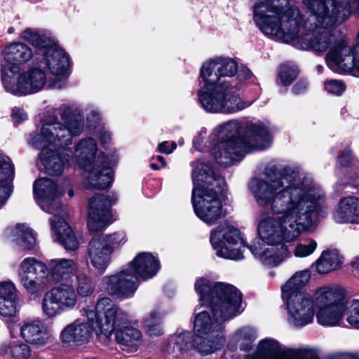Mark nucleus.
I'll return each mask as SVG.
<instances>
[{
    "mask_svg": "<svg viewBox=\"0 0 359 359\" xmlns=\"http://www.w3.org/2000/svg\"><path fill=\"white\" fill-rule=\"evenodd\" d=\"M248 188L257 206L272 215L258 217V237L247 245L240 231L227 221L210 231L218 257L240 260L248 248L264 266L274 267L290 255L287 243L315 227L326 209V193L297 167L285 165L252 179Z\"/></svg>",
    "mask_w": 359,
    "mask_h": 359,
    "instance_id": "obj_1",
    "label": "nucleus"
},
{
    "mask_svg": "<svg viewBox=\"0 0 359 359\" xmlns=\"http://www.w3.org/2000/svg\"><path fill=\"white\" fill-rule=\"evenodd\" d=\"M252 20L265 36L284 43H292L297 49L311 50L321 55L339 42L330 28L344 21L332 25L311 24L306 25V20L300 9L290 0H259L252 6Z\"/></svg>",
    "mask_w": 359,
    "mask_h": 359,
    "instance_id": "obj_2",
    "label": "nucleus"
},
{
    "mask_svg": "<svg viewBox=\"0 0 359 359\" xmlns=\"http://www.w3.org/2000/svg\"><path fill=\"white\" fill-rule=\"evenodd\" d=\"M194 287L200 301L210 308L214 318L202 311L196 316L194 324V348L208 355L222 347V323L240 313L242 295L234 286L222 282L212 284L206 277L197 278Z\"/></svg>",
    "mask_w": 359,
    "mask_h": 359,
    "instance_id": "obj_3",
    "label": "nucleus"
},
{
    "mask_svg": "<svg viewBox=\"0 0 359 359\" xmlns=\"http://www.w3.org/2000/svg\"><path fill=\"white\" fill-rule=\"evenodd\" d=\"M85 128L82 109L76 104H63L51 111L50 120L41 126L40 133H34L29 144L42 149L39 154L41 163L50 175H60L66 163L65 149L72 144L74 137L81 135Z\"/></svg>",
    "mask_w": 359,
    "mask_h": 359,
    "instance_id": "obj_4",
    "label": "nucleus"
},
{
    "mask_svg": "<svg viewBox=\"0 0 359 359\" xmlns=\"http://www.w3.org/2000/svg\"><path fill=\"white\" fill-rule=\"evenodd\" d=\"M272 137L262 122L243 127L238 120H231L215 128L209 137L210 146L216 162L224 167L242 159L252 149L270 147Z\"/></svg>",
    "mask_w": 359,
    "mask_h": 359,
    "instance_id": "obj_5",
    "label": "nucleus"
},
{
    "mask_svg": "<svg viewBox=\"0 0 359 359\" xmlns=\"http://www.w3.org/2000/svg\"><path fill=\"white\" fill-rule=\"evenodd\" d=\"M238 64L232 58L218 57L209 60L201 68V78L205 84L198 92V100L208 112L233 114L250 105L243 100L229 83L221 77L233 76Z\"/></svg>",
    "mask_w": 359,
    "mask_h": 359,
    "instance_id": "obj_6",
    "label": "nucleus"
},
{
    "mask_svg": "<svg viewBox=\"0 0 359 359\" xmlns=\"http://www.w3.org/2000/svg\"><path fill=\"white\" fill-rule=\"evenodd\" d=\"M191 201L196 216L208 225H212L222 215V201L226 183L216 175L209 163L201 161L193 165Z\"/></svg>",
    "mask_w": 359,
    "mask_h": 359,
    "instance_id": "obj_7",
    "label": "nucleus"
},
{
    "mask_svg": "<svg viewBox=\"0 0 359 359\" xmlns=\"http://www.w3.org/2000/svg\"><path fill=\"white\" fill-rule=\"evenodd\" d=\"M64 157L70 167L76 166L86 172L88 187L104 189L113 181V172L107 158L100 154L96 156L97 144L95 139L87 137L81 139L72 151L68 147L65 149Z\"/></svg>",
    "mask_w": 359,
    "mask_h": 359,
    "instance_id": "obj_8",
    "label": "nucleus"
},
{
    "mask_svg": "<svg viewBox=\"0 0 359 359\" xmlns=\"http://www.w3.org/2000/svg\"><path fill=\"white\" fill-rule=\"evenodd\" d=\"M160 268V262L156 256L150 252H140L126 267L103 277L101 283L109 294L123 299L130 298L137 289L138 277L143 280L151 278Z\"/></svg>",
    "mask_w": 359,
    "mask_h": 359,
    "instance_id": "obj_9",
    "label": "nucleus"
},
{
    "mask_svg": "<svg viewBox=\"0 0 359 359\" xmlns=\"http://www.w3.org/2000/svg\"><path fill=\"white\" fill-rule=\"evenodd\" d=\"M315 302L319 308L318 324L325 327L339 326L346 313L349 325L359 329V300H348L342 288L331 285L318 287L315 294Z\"/></svg>",
    "mask_w": 359,
    "mask_h": 359,
    "instance_id": "obj_10",
    "label": "nucleus"
},
{
    "mask_svg": "<svg viewBox=\"0 0 359 359\" xmlns=\"http://www.w3.org/2000/svg\"><path fill=\"white\" fill-rule=\"evenodd\" d=\"M32 67L26 72H21L20 67H12L8 69L3 67L4 88L7 92L17 95H26L37 93L43 88L55 87L62 85L53 81L50 74L43 67Z\"/></svg>",
    "mask_w": 359,
    "mask_h": 359,
    "instance_id": "obj_11",
    "label": "nucleus"
},
{
    "mask_svg": "<svg viewBox=\"0 0 359 359\" xmlns=\"http://www.w3.org/2000/svg\"><path fill=\"white\" fill-rule=\"evenodd\" d=\"M81 314L88 320H93L98 331L106 337H109L118 327L131 322L129 315L109 297L100 298L95 306L83 307Z\"/></svg>",
    "mask_w": 359,
    "mask_h": 359,
    "instance_id": "obj_12",
    "label": "nucleus"
},
{
    "mask_svg": "<svg viewBox=\"0 0 359 359\" xmlns=\"http://www.w3.org/2000/svg\"><path fill=\"white\" fill-rule=\"evenodd\" d=\"M48 276V265L34 257H27L19 264L18 280L28 294L44 291L49 285Z\"/></svg>",
    "mask_w": 359,
    "mask_h": 359,
    "instance_id": "obj_13",
    "label": "nucleus"
},
{
    "mask_svg": "<svg viewBox=\"0 0 359 359\" xmlns=\"http://www.w3.org/2000/svg\"><path fill=\"white\" fill-rule=\"evenodd\" d=\"M77 303V295L72 284L60 283L45 293L41 303L43 313L54 318L73 309Z\"/></svg>",
    "mask_w": 359,
    "mask_h": 359,
    "instance_id": "obj_14",
    "label": "nucleus"
},
{
    "mask_svg": "<svg viewBox=\"0 0 359 359\" xmlns=\"http://www.w3.org/2000/svg\"><path fill=\"white\" fill-rule=\"evenodd\" d=\"M116 195L95 194L88 199V227L92 232L104 230L114 221L111 207L116 204Z\"/></svg>",
    "mask_w": 359,
    "mask_h": 359,
    "instance_id": "obj_15",
    "label": "nucleus"
},
{
    "mask_svg": "<svg viewBox=\"0 0 359 359\" xmlns=\"http://www.w3.org/2000/svg\"><path fill=\"white\" fill-rule=\"evenodd\" d=\"M33 194L35 201L43 211L54 216L66 214V208L60 205L58 200L64 191L58 190L53 180L47 177L36 180L33 184Z\"/></svg>",
    "mask_w": 359,
    "mask_h": 359,
    "instance_id": "obj_16",
    "label": "nucleus"
},
{
    "mask_svg": "<svg viewBox=\"0 0 359 359\" xmlns=\"http://www.w3.org/2000/svg\"><path fill=\"white\" fill-rule=\"evenodd\" d=\"M318 289L316 290L312 299L309 295L282 297L287 305V321L290 325L302 327L313 322V305L318 309L316 315L319 311L315 302V294Z\"/></svg>",
    "mask_w": 359,
    "mask_h": 359,
    "instance_id": "obj_17",
    "label": "nucleus"
},
{
    "mask_svg": "<svg viewBox=\"0 0 359 359\" xmlns=\"http://www.w3.org/2000/svg\"><path fill=\"white\" fill-rule=\"evenodd\" d=\"M40 67H43L51 76L63 75L69 66L67 53L55 41L36 57Z\"/></svg>",
    "mask_w": 359,
    "mask_h": 359,
    "instance_id": "obj_18",
    "label": "nucleus"
},
{
    "mask_svg": "<svg viewBox=\"0 0 359 359\" xmlns=\"http://www.w3.org/2000/svg\"><path fill=\"white\" fill-rule=\"evenodd\" d=\"M83 318L76 319L67 325L61 332V339L64 343L81 345L87 343L90 339L94 330L97 327L93 320Z\"/></svg>",
    "mask_w": 359,
    "mask_h": 359,
    "instance_id": "obj_19",
    "label": "nucleus"
},
{
    "mask_svg": "<svg viewBox=\"0 0 359 359\" xmlns=\"http://www.w3.org/2000/svg\"><path fill=\"white\" fill-rule=\"evenodd\" d=\"M332 219L338 224H359V197H341L332 211Z\"/></svg>",
    "mask_w": 359,
    "mask_h": 359,
    "instance_id": "obj_20",
    "label": "nucleus"
},
{
    "mask_svg": "<svg viewBox=\"0 0 359 359\" xmlns=\"http://www.w3.org/2000/svg\"><path fill=\"white\" fill-rule=\"evenodd\" d=\"M1 79L3 81V67L8 69L12 67H19L20 64H25L33 57L32 49L27 44L16 42L9 44L1 52Z\"/></svg>",
    "mask_w": 359,
    "mask_h": 359,
    "instance_id": "obj_21",
    "label": "nucleus"
},
{
    "mask_svg": "<svg viewBox=\"0 0 359 359\" xmlns=\"http://www.w3.org/2000/svg\"><path fill=\"white\" fill-rule=\"evenodd\" d=\"M111 248L94 236L89 242L88 257L93 267L100 274L104 273L111 259Z\"/></svg>",
    "mask_w": 359,
    "mask_h": 359,
    "instance_id": "obj_22",
    "label": "nucleus"
},
{
    "mask_svg": "<svg viewBox=\"0 0 359 359\" xmlns=\"http://www.w3.org/2000/svg\"><path fill=\"white\" fill-rule=\"evenodd\" d=\"M67 212L65 215L54 216L50 219L53 236L67 250H74L79 248V241L72 229L66 222Z\"/></svg>",
    "mask_w": 359,
    "mask_h": 359,
    "instance_id": "obj_23",
    "label": "nucleus"
},
{
    "mask_svg": "<svg viewBox=\"0 0 359 359\" xmlns=\"http://www.w3.org/2000/svg\"><path fill=\"white\" fill-rule=\"evenodd\" d=\"M47 265L49 274L56 283L72 282L73 277L79 271L78 264L72 259H53Z\"/></svg>",
    "mask_w": 359,
    "mask_h": 359,
    "instance_id": "obj_24",
    "label": "nucleus"
},
{
    "mask_svg": "<svg viewBox=\"0 0 359 359\" xmlns=\"http://www.w3.org/2000/svg\"><path fill=\"white\" fill-rule=\"evenodd\" d=\"M20 336L28 344L36 346L46 345L50 340V334L40 321L24 323L20 329Z\"/></svg>",
    "mask_w": 359,
    "mask_h": 359,
    "instance_id": "obj_25",
    "label": "nucleus"
},
{
    "mask_svg": "<svg viewBox=\"0 0 359 359\" xmlns=\"http://www.w3.org/2000/svg\"><path fill=\"white\" fill-rule=\"evenodd\" d=\"M18 301V291L13 282H0V315L4 317L15 316Z\"/></svg>",
    "mask_w": 359,
    "mask_h": 359,
    "instance_id": "obj_26",
    "label": "nucleus"
},
{
    "mask_svg": "<svg viewBox=\"0 0 359 359\" xmlns=\"http://www.w3.org/2000/svg\"><path fill=\"white\" fill-rule=\"evenodd\" d=\"M15 168L8 156L0 154V208L13 192Z\"/></svg>",
    "mask_w": 359,
    "mask_h": 359,
    "instance_id": "obj_27",
    "label": "nucleus"
},
{
    "mask_svg": "<svg viewBox=\"0 0 359 359\" xmlns=\"http://www.w3.org/2000/svg\"><path fill=\"white\" fill-rule=\"evenodd\" d=\"M4 237L15 243L22 250H32L36 244V236L32 230L24 224L8 227Z\"/></svg>",
    "mask_w": 359,
    "mask_h": 359,
    "instance_id": "obj_28",
    "label": "nucleus"
},
{
    "mask_svg": "<svg viewBox=\"0 0 359 359\" xmlns=\"http://www.w3.org/2000/svg\"><path fill=\"white\" fill-rule=\"evenodd\" d=\"M20 38L31 43L35 49L36 57L48 48L54 44L55 39L44 30L26 28L20 34Z\"/></svg>",
    "mask_w": 359,
    "mask_h": 359,
    "instance_id": "obj_29",
    "label": "nucleus"
},
{
    "mask_svg": "<svg viewBox=\"0 0 359 359\" xmlns=\"http://www.w3.org/2000/svg\"><path fill=\"white\" fill-rule=\"evenodd\" d=\"M302 3L311 13V18L306 23V25L309 27H311V23L313 25V22L327 25V24L332 22L336 16L341 18L340 16L342 15L340 12H337L331 15H326L327 7L325 4L320 3V0H302Z\"/></svg>",
    "mask_w": 359,
    "mask_h": 359,
    "instance_id": "obj_30",
    "label": "nucleus"
},
{
    "mask_svg": "<svg viewBox=\"0 0 359 359\" xmlns=\"http://www.w3.org/2000/svg\"><path fill=\"white\" fill-rule=\"evenodd\" d=\"M116 330V340L123 349L135 351L142 344V333L137 328L126 324Z\"/></svg>",
    "mask_w": 359,
    "mask_h": 359,
    "instance_id": "obj_31",
    "label": "nucleus"
},
{
    "mask_svg": "<svg viewBox=\"0 0 359 359\" xmlns=\"http://www.w3.org/2000/svg\"><path fill=\"white\" fill-rule=\"evenodd\" d=\"M311 271L309 269H304L297 271L282 286V297L308 295L301 290L309 282Z\"/></svg>",
    "mask_w": 359,
    "mask_h": 359,
    "instance_id": "obj_32",
    "label": "nucleus"
},
{
    "mask_svg": "<svg viewBox=\"0 0 359 359\" xmlns=\"http://www.w3.org/2000/svg\"><path fill=\"white\" fill-rule=\"evenodd\" d=\"M342 264V257L336 250H324L315 262L316 271L326 274L339 269Z\"/></svg>",
    "mask_w": 359,
    "mask_h": 359,
    "instance_id": "obj_33",
    "label": "nucleus"
},
{
    "mask_svg": "<svg viewBox=\"0 0 359 359\" xmlns=\"http://www.w3.org/2000/svg\"><path fill=\"white\" fill-rule=\"evenodd\" d=\"M168 346L172 348L173 352L184 353L194 347V338L191 332H177L170 336Z\"/></svg>",
    "mask_w": 359,
    "mask_h": 359,
    "instance_id": "obj_34",
    "label": "nucleus"
},
{
    "mask_svg": "<svg viewBox=\"0 0 359 359\" xmlns=\"http://www.w3.org/2000/svg\"><path fill=\"white\" fill-rule=\"evenodd\" d=\"M257 338L256 330L251 327H243L236 330L232 336V341L239 346L241 351L251 349Z\"/></svg>",
    "mask_w": 359,
    "mask_h": 359,
    "instance_id": "obj_35",
    "label": "nucleus"
},
{
    "mask_svg": "<svg viewBox=\"0 0 359 359\" xmlns=\"http://www.w3.org/2000/svg\"><path fill=\"white\" fill-rule=\"evenodd\" d=\"M320 3L325 4L327 7L326 15H331L337 12H340L342 14L341 18L336 16L335 19H333L334 20L327 25L337 21H345L350 16V8L348 7L346 0H320Z\"/></svg>",
    "mask_w": 359,
    "mask_h": 359,
    "instance_id": "obj_36",
    "label": "nucleus"
},
{
    "mask_svg": "<svg viewBox=\"0 0 359 359\" xmlns=\"http://www.w3.org/2000/svg\"><path fill=\"white\" fill-rule=\"evenodd\" d=\"M163 315L157 310L152 311L143 320L146 332L150 336H161L163 334L162 318Z\"/></svg>",
    "mask_w": 359,
    "mask_h": 359,
    "instance_id": "obj_37",
    "label": "nucleus"
},
{
    "mask_svg": "<svg viewBox=\"0 0 359 359\" xmlns=\"http://www.w3.org/2000/svg\"><path fill=\"white\" fill-rule=\"evenodd\" d=\"M1 353H10L15 359H27L31 355L30 347L23 342L6 341L1 347Z\"/></svg>",
    "mask_w": 359,
    "mask_h": 359,
    "instance_id": "obj_38",
    "label": "nucleus"
},
{
    "mask_svg": "<svg viewBox=\"0 0 359 359\" xmlns=\"http://www.w3.org/2000/svg\"><path fill=\"white\" fill-rule=\"evenodd\" d=\"M76 293L81 297L90 296L94 291L91 278L85 273H76Z\"/></svg>",
    "mask_w": 359,
    "mask_h": 359,
    "instance_id": "obj_39",
    "label": "nucleus"
},
{
    "mask_svg": "<svg viewBox=\"0 0 359 359\" xmlns=\"http://www.w3.org/2000/svg\"><path fill=\"white\" fill-rule=\"evenodd\" d=\"M299 70L297 67L292 63H285L280 66L278 78L283 86H287L297 78Z\"/></svg>",
    "mask_w": 359,
    "mask_h": 359,
    "instance_id": "obj_40",
    "label": "nucleus"
},
{
    "mask_svg": "<svg viewBox=\"0 0 359 359\" xmlns=\"http://www.w3.org/2000/svg\"><path fill=\"white\" fill-rule=\"evenodd\" d=\"M317 245V242L315 240L306 239L297 243L292 252L296 257H306L315 252Z\"/></svg>",
    "mask_w": 359,
    "mask_h": 359,
    "instance_id": "obj_41",
    "label": "nucleus"
},
{
    "mask_svg": "<svg viewBox=\"0 0 359 359\" xmlns=\"http://www.w3.org/2000/svg\"><path fill=\"white\" fill-rule=\"evenodd\" d=\"M102 241L107 243L108 247L111 248L112 252L114 249L123 245L126 242V236L124 232H115L111 234L96 236Z\"/></svg>",
    "mask_w": 359,
    "mask_h": 359,
    "instance_id": "obj_42",
    "label": "nucleus"
},
{
    "mask_svg": "<svg viewBox=\"0 0 359 359\" xmlns=\"http://www.w3.org/2000/svg\"><path fill=\"white\" fill-rule=\"evenodd\" d=\"M324 89L330 94L340 96L345 91L346 85L341 80L328 79L324 82Z\"/></svg>",
    "mask_w": 359,
    "mask_h": 359,
    "instance_id": "obj_43",
    "label": "nucleus"
},
{
    "mask_svg": "<svg viewBox=\"0 0 359 359\" xmlns=\"http://www.w3.org/2000/svg\"><path fill=\"white\" fill-rule=\"evenodd\" d=\"M100 113L97 109L90 107L87 109L86 120L89 127H93L100 121Z\"/></svg>",
    "mask_w": 359,
    "mask_h": 359,
    "instance_id": "obj_44",
    "label": "nucleus"
},
{
    "mask_svg": "<svg viewBox=\"0 0 359 359\" xmlns=\"http://www.w3.org/2000/svg\"><path fill=\"white\" fill-rule=\"evenodd\" d=\"M353 188V184L347 182L344 180H340L335 183L334 186V191L336 194L339 195L344 192H351V189Z\"/></svg>",
    "mask_w": 359,
    "mask_h": 359,
    "instance_id": "obj_45",
    "label": "nucleus"
},
{
    "mask_svg": "<svg viewBox=\"0 0 359 359\" xmlns=\"http://www.w3.org/2000/svg\"><path fill=\"white\" fill-rule=\"evenodd\" d=\"M11 116L12 118L15 120V121L18 123H21L26 120L27 118V115L24 111V109L20 107H14L12 109Z\"/></svg>",
    "mask_w": 359,
    "mask_h": 359,
    "instance_id": "obj_46",
    "label": "nucleus"
},
{
    "mask_svg": "<svg viewBox=\"0 0 359 359\" xmlns=\"http://www.w3.org/2000/svg\"><path fill=\"white\" fill-rule=\"evenodd\" d=\"M170 146L171 147L170 148L168 141L162 142L158 145V151L161 153L170 154L176 149L177 144L175 142H171Z\"/></svg>",
    "mask_w": 359,
    "mask_h": 359,
    "instance_id": "obj_47",
    "label": "nucleus"
},
{
    "mask_svg": "<svg viewBox=\"0 0 359 359\" xmlns=\"http://www.w3.org/2000/svg\"><path fill=\"white\" fill-rule=\"evenodd\" d=\"M309 86V82L306 80L299 81L292 88L294 94L299 95L306 92Z\"/></svg>",
    "mask_w": 359,
    "mask_h": 359,
    "instance_id": "obj_48",
    "label": "nucleus"
},
{
    "mask_svg": "<svg viewBox=\"0 0 359 359\" xmlns=\"http://www.w3.org/2000/svg\"><path fill=\"white\" fill-rule=\"evenodd\" d=\"M352 159V152L349 149L344 150L341 155L339 158V163L343 165L346 166L347 165Z\"/></svg>",
    "mask_w": 359,
    "mask_h": 359,
    "instance_id": "obj_49",
    "label": "nucleus"
},
{
    "mask_svg": "<svg viewBox=\"0 0 359 359\" xmlns=\"http://www.w3.org/2000/svg\"><path fill=\"white\" fill-rule=\"evenodd\" d=\"M206 134L205 130H201L199 133V135L196 137L194 140V146L198 150L202 149V142L205 138V135Z\"/></svg>",
    "mask_w": 359,
    "mask_h": 359,
    "instance_id": "obj_50",
    "label": "nucleus"
},
{
    "mask_svg": "<svg viewBox=\"0 0 359 359\" xmlns=\"http://www.w3.org/2000/svg\"><path fill=\"white\" fill-rule=\"evenodd\" d=\"M238 77L241 81L250 80L253 77V74L248 69L243 68L238 72Z\"/></svg>",
    "mask_w": 359,
    "mask_h": 359,
    "instance_id": "obj_51",
    "label": "nucleus"
},
{
    "mask_svg": "<svg viewBox=\"0 0 359 359\" xmlns=\"http://www.w3.org/2000/svg\"><path fill=\"white\" fill-rule=\"evenodd\" d=\"M346 2L350 8V13L353 12L359 18V0H353L351 3L346 0Z\"/></svg>",
    "mask_w": 359,
    "mask_h": 359,
    "instance_id": "obj_52",
    "label": "nucleus"
},
{
    "mask_svg": "<svg viewBox=\"0 0 359 359\" xmlns=\"http://www.w3.org/2000/svg\"><path fill=\"white\" fill-rule=\"evenodd\" d=\"M111 140V133L109 131H103L100 135V140L103 144H107Z\"/></svg>",
    "mask_w": 359,
    "mask_h": 359,
    "instance_id": "obj_53",
    "label": "nucleus"
},
{
    "mask_svg": "<svg viewBox=\"0 0 359 359\" xmlns=\"http://www.w3.org/2000/svg\"><path fill=\"white\" fill-rule=\"evenodd\" d=\"M156 159L158 161L161 163L163 167L166 166V162L165 161V158L162 156H157L156 158L153 157L152 160Z\"/></svg>",
    "mask_w": 359,
    "mask_h": 359,
    "instance_id": "obj_54",
    "label": "nucleus"
},
{
    "mask_svg": "<svg viewBox=\"0 0 359 359\" xmlns=\"http://www.w3.org/2000/svg\"><path fill=\"white\" fill-rule=\"evenodd\" d=\"M316 70L319 74H322L324 70V67L321 65H318L316 66Z\"/></svg>",
    "mask_w": 359,
    "mask_h": 359,
    "instance_id": "obj_55",
    "label": "nucleus"
},
{
    "mask_svg": "<svg viewBox=\"0 0 359 359\" xmlns=\"http://www.w3.org/2000/svg\"><path fill=\"white\" fill-rule=\"evenodd\" d=\"M150 166L153 170H159L160 167L155 163L151 162Z\"/></svg>",
    "mask_w": 359,
    "mask_h": 359,
    "instance_id": "obj_56",
    "label": "nucleus"
},
{
    "mask_svg": "<svg viewBox=\"0 0 359 359\" xmlns=\"http://www.w3.org/2000/svg\"><path fill=\"white\" fill-rule=\"evenodd\" d=\"M68 195H69V197H71V198H72V196H74V191H73L72 189H69V190L68 191Z\"/></svg>",
    "mask_w": 359,
    "mask_h": 359,
    "instance_id": "obj_57",
    "label": "nucleus"
},
{
    "mask_svg": "<svg viewBox=\"0 0 359 359\" xmlns=\"http://www.w3.org/2000/svg\"><path fill=\"white\" fill-rule=\"evenodd\" d=\"M13 32V27H11L8 29V32L9 33H12Z\"/></svg>",
    "mask_w": 359,
    "mask_h": 359,
    "instance_id": "obj_58",
    "label": "nucleus"
},
{
    "mask_svg": "<svg viewBox=\"0 0 359 359\" xmlns=\"http://www.w3.org/2000/svg\"><path fill=\"white\" fill-rule=\"evenodd\" d=\"M85 359H97V358H95V357H88V358H86Z\"/></svg>",
    "mask_w": 359,
    "mask_h": 359,
    "instance_id": "obj_59",
    "label": "nucleus"
},
{
    "mask_svg": "<svg viewBox=\"0 0 359 359\" xmlns=\"http://www.w3.org/2000/svg\"><path fill=\"white\" fill-rule=\"evenodd\" d=\"M358 261H359V257H358Z\"/></svg>",
    "mask_w": 359,
    "mask_h": 359,
    "instance_id": "obj_60",
    "label": "nucleus"
}]
</instances>
